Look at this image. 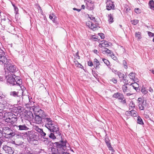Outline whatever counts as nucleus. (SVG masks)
I'll return each instance as SVG.
<instances>
[{
	"label": "nucleus",
	"mask_w": 154,
	"mask_h": 154,
	"mask_svg": "<svg viewBox=\"0 0 154 154\" xmlns=\"http://www.w3.org/2000/svg\"><path fill=\"white\" fill-rule=\"evenodd\" d=\"M73 10H77V11L78 12H79L80 11V9H76V8H73Z\"/></svg>",
	"instance_id": "e2e57ef3"
},
{
	"label": "nucleus",
	"mask_w": 154,
	"mask_h": 154,
	"mask_svg": "<svg viewBox=\"0 0 154 154\" xmlns=\"http://www.w3.org/2000/svg\"><path fill=\"white\" fill-rule=\"evenodd\" d=\"M148 90L151 93L153 92V89L151 87H149L148 89Z\"/></svg>",
	"instance_id": "6e6d98bb"
},
{
	"label": "nucleus",
	"mask_w": 154,
	"mask_h": 154,
	"mask_svg": "<svg viewBox=\"0 0 154 154\" xmlns=\"http://www.w3.org/2000/svg\"><path fill=\"white\" fill-rule=\"evenodd\" d=\"M141 91L144 94H146L148 92L147 91L146 89L144 87L142 88Z\"/></svg>",
	"instance_id": "473e14b6"
},
{
	"label": "nucleus",
	"mask_w": 154,
	"mask_h": 154,
	"mask_svg": "<svg viewBox=\"0 0 154 154\" xmlns=\"http://www.w3.org/2000/svg\"><path fill=\"white\" fill-rule=\"evenodd\" d=\"M75 62V64L77 65V66H79L78 65H77L78 64L79 65H80V66H82V65L80 63H79L77 61L76 62Z\"/></svg>",
	"instance_id": "bf43d9fd"
},
{
	"label": "nucleus",
	"mask_w": 154,
	"mask_h": 154,
	"mask_svg": "<svg viewBox=\"0 0 154 154\" xmlns=\"http://www.w3.org/2000/svg\"><path fill=\"white\" fill-rule=\"evenodd\" d=\"M128 113L130 115L133 117H136L137 116V112L135 110H133V109L131 110V111L129 112H126L127 114H128Z\"/></svg>",
	"instance_id": "2eb2a0df"
},
{
	"label": "nucleus",
	"mask_w": 154,
	"mask_h": 154,
	"mask_svg": "<svg viewBox=\"0 0 154 154\" xmlns=\"http://www.w3.org/2000/svg\"><path fill=\"white\" fill-rule=\"evenodd\" d=\"M10 117L6 119V121L10 122H14L17 121V119L14 117L15 115L12 113H8V116Z\"/></svg>",
	"instance_id": "0eeeda50"
},
{
	"label": "nucleus",
	"mask_w": 154,
	"mask_h": 154,
	"mask_svg": "<svg viewBox=\"0 0 154 154\" xmlns=\"http://www.w3.org/2000/svg\"><path fill=\"white\" fill-rule=\"evenodd\" d=\"M119 76L120 78L124 79L125 77V75L124 74L119 72H117L116 73H115Z\"/></svg>",
	"instance_id": "c85d7f7f"
},
{
	"label": "nucleus",
	"mask_w": 154,
	"mask_h": 154,
	"mask_svg": "<svg viewBox=\"0 0 154 154\" xmlns=\"http://www.w3.org/2000/svg\"><path fill=\"white\" fill-rule=\"evenodd\" d=\"M57 146V150H58V148H60L62 149H64V148L66 146V143L65 142H63L62 143V144H60L58 143H56Z\"/></svg>",
	"instance_id": "f3484780"
},
{
	"label": "nucleus",
	"mask_w": 154,
	"mask_h": 154,
	"mask_svg": "<svg viewBox=\"0 0 154 154\" xmlns=\"http://www.w3.org/2000/svg\"><path fill=\"white\" fill-rule=\"evenodd\" d=\"M5 76L8 83L11 85H16L19 88H21L22 81L19 77L17 76L11 72H5Z\"/></svg>",
	"instance_id": "f03ea898"
},
{
	"label": "nucleus",
	"mask_w": 154,
	"mask_h": 154,
	"mask_svg": "<svg viewBox=\"0 0 154 154\" xmlns=\"http://www.w3.org/2000/svg\"><path fill=\"white\" fill-rule=\"evenodd\" d=\"M19 128V130H26L29 128L25 125H19L17 126Z\"/></svg>",
	"instance_id": "a211bd4d"
},
{
	"label": "nucleus",
	"mask_w": 154,
	"mask_h": 154,
	"mask_svg": "<svg viewBox=\"0 0 154 154\" xmlns=\"http://www.w3.org/2000/svg\"><path fill=\"white\" fill-rule=\"evenodd\" d=\"M11 21L8 18H5L2 19V23L5 26H11Z\"/></svg>",
	"instance_id": "1a4fd4ad"
},
{
	"label": "nucleus",
	"mask_w": 154,
	"mask_h": 154,
	"mask_svg": "<svg viewBox=\"0 0 154 154\" xmlns=\"http://www.w3.org/2000/svg\"><path fill=\"white\" fill-rule=\"evenodd\" d=\"M110 81H112L114 83H116L117 82V80L116 79L112 78L110 80Z\"/></svg>",
	"instance_id": "3c124183"
},
{
	"label": "nucleus",
	"mask_w": 154,
	"mask_h": 154,
	"mask_svg": "<svg viewBox=\"0 0 154 154\" xmlns=\"http://www.w3.org/2000/svg\"><path fill=\"white\" fill-rule=\"evenodd\" d=\"M86 25L88 26V27L90 28V26L92 24V23L90 21H88L86 23Z\"/></svg>",
	"instance_id": "37998d69"
},
{
	"label": "nucleus",
	"mask_w": 154,
	"mask_h": 154,
	"mask_svg": "<svg viewBox=\"0 0 154 154\" xmlns=\"http://www.w3.org/2000/svg\"><path fill=\"white\" fill-rule=\"evenodd\" d=\"M49 18L54 23H55L56 21L57 17L54 14H51L50 15Z\"/></svg>",
	"instance_id": "412c9836"
},
{
	"label": "nucleus",
	"mask_w": 154,
	"mask_h": 154,
	"mask_svg": "<svg viewBox=\"0 0 154 154\" xmlns=\"http://www.w3.org/2000/svg\"><path fill=\"white\" fill-rule=\"evenodd\" d=\"M108 21L109 23H111L113 22V16L111 14L108 15Z\"/></svg>",
	"instance_id": "393cba45"
},
{
	"label": "nucleus",
	"mask_w": 154,
	"mask_h": 154,
	"mask_svg": "<svg viewBox=\"0 0 154 154\" xmlns=\"http://www.w3.org/2000/svg\"><path fill=\"white\" fill-rule=\"evenodd\" d=\"M99 35L102 39H103L105 37L103 33H99Z\"/></svg>",
	"instance_id": "de8ad7c7"
},
{
	"label": "nucleus",
	"mask_w": 154,
	"mask_h": 154,
	"mask_svg": "<svg viewBox=\"0 0 154 154\" xmlns=\"http://www.w3.org/2000/svg\"><path fill=\"white\" fill-rule=\"evenodd\" d=\"M109 148V149L110 150H113V149H112V147L111 146V145H110V146H108Z\"/></svg>",
	"instance_id": "680f3d73"
},
{
	"label": "nucleus",
	"mask_w": 154,
	"mask_h": 154,
	"mask_svg": "<svg viewBox=\"0 0 154 154\" xmlns=\"http://www.w3.org/2000/svg\"><path fill=\"white\" fill-rule=\"evenodd\" d=\"M40 134L41 135L42 137H43L44 138H46V134L45 132H44L42 130V132H41Z\"/></svg>",
	"instance_id": "a19ab883"
},
{
	"label": "nucleus",
	"mask_w": 154,
	"mask_h": 154,
	"mask_svg": "<svg viewBox=\"0 0 154 154\" xmlns=\"http://www.w3.org/2000/svg\"><path fill=\"white\" fill-rule=\"evenodd\" d=\"M88 65L89 66H92L93 65V63L91 61H89L88 62Z\"/></svg>",
	"instance_id": "603ef678"
},
{
	"label": "nucleus",
	"mask_w": 154,
	"mask_h": 154,
	"mask_svg": "<svg viewBox=\"0 0 154 154\" xmlns=\"http://www.w3.org/2000/svg\"><path fill=\"white\" fill-rule=\"evenodd\" d=\"M49 136L50 138L53 139H54L56 138L54 133H51L50 134H49Z\"/></svg>",
	"instance_id": "e433bc0d"
},
{
	"label": "nucleus",
	"mask_w": 154,
	"mask_h": 154,
	"mask_svg": "<svg viewBox=\"0 0 154 154\" xmlns=\"http://www.w3.org/2000/svg\"><path fill=\"white\" fill-rule=\"evenodd\" d=\"M106 9L108 10H110L111 9H113L114 8V5L113 2L110 0H107L106 2Z\"/></svg>",
	"instance_id": "6e6552de"
},
{
	"label": "nucleus",
	"mask_w": 154,
	"mask_h": 154,
	"mask_svg": "<svg viewBox=\"0 0 154 154\" xmlns=\"http://www.w3.org/2000/svg\"><path fill=\"white\" fill-rule=\"evenodd\" d=\"M62 154H69V153L64 152L62 153Z\"/></svg>",
	"instance_id": "774afa93"
},
{
	"label": "nucleus",
	"mask_w": 154,
	"mask_h": 154,
	"mask_svg": "<svg viewBox=\"0 0 154 154\" xmlns=\"http://www.w3.org/2000/svg\"><path fill=\"white\" fill-rule=\"evenodd\" d=\"M33 130H34L35 131L38 133H39L40 134V133L41 132H42V130L41 129L39 128L37 126L34 127L33 128Z\"/></svg>",
	"instance_id": "cd10ccee"
},
{
	"label": "nucleus",
	"mask_w": 154,
	"mask_h": 154,
	"mask_svg": "<svg viewBox=\"0 0 154 154\" xmlns=\"http://www.w3.org/2000/svg\"><path fill=\"white\" fill-rule=\"evenodd\" d=\"M109 56L114 60H116L117 59V57L115 56L112 53L110 55H109Z\"/></svg>",
	"instance_id": "58836bf2"
},
{
	"label": "nucleus",
	"mask_w": 154,
	"mask_h": 154,
	"mask_svg": "<svg viewBox=\"0 0 154 154\" xmlns=\"http://www.w3.org/2000/svg\"><path fill=\"white\" fill-rule=\"evenodd\" d=\"M49 118L50 119L49 122H45V127L47 128L51 132H54L57 131L58 128V126L54 124L53 123V121L51 117L49 116Z\"/></svg>",
	"instance_id": "7ed1b4c3"
},
{
	"label": "nucleus",
	"mask_w": 154,
	"mask_h": 154,
	"mask_svg": "<svg viewBox=\"0 0 154 154\" xmlns=\"http://www.w3.org/2000/svg\"><path fill=\"white\" fill-rule=\"evenodd\" d=\"M131 23L132 24L135 25L138 23V20H131Z\"/></svg>",
	"instance_id": "c9c22d12"
},
{
	"label": "nucleus",
	"mask_w": 154,
	"mask_h": 154,
	"mask_svg": "<svg viewBox=\"0 0 154 154\" xmlns=\"http://www.w3.org/2000/svg\"><path fill=\"white\" fill-rule=\"evenodd\" d=\"M81 8L83 9H84L85 8V6L84 5H82L81 6Z\"/></svg>",
	"instance_id": "338daca9"
},
{
	"label": "nucleus",
	"mask_w": 154,
	"mask_h": 154,
	"mask_svg": "<svg viewBox=\"0 0 154 154\" xmlns=\"http://www.w3.org/2000/svg\"><path fill=\"white\" fill-rule=\"evenodd\" d=\"M4 66L8 70L7 71H6L5 72H11L13 73L14 72L16 71V66L11 63V61L10 60H8Z\"/></svg>",
	"instance_id": "20e7f679"
},
{
	"label": "nucleus",
	"mask_w": 154,
	"mask_h": 154,
	"mask_svg": "<svg viewBox=\"0 0 154 154\" xmlns=\"http://www.w3.org/2000/svg\"><path fill=\"white\" fill-rule=\"evenodd\" d=\"M137 122L139 124L142 125L143 124V121L142 119L139 116H138L137 118Z\"/></svg>",
	"instance_id": "2f4dec72"
},
{
	"label": "nucleus",
	"mask_w": 154,
	"mask_h": 154,
	"mask_svg": "<svg viewBox=\"0 0 154 154\" xmlns=\"http://www.w3.org/2000/svg\"><path fill=\"white\" fill-rule=\"evenodd\" d=\"M12 5L14 7V13L16 14H18L19 9L18 7L15 5L14 4L12 3Z\"/></svg>",
	"instance_id": "7c9ffc66"
},
{
	"label": "nucleus",
	"mask_w": 154,
	"mask_h": 154,
	"mask_svg": "<svg viewBox=\"0 0 154 154\" xmlns=\"http://www.w3.org/2000/svg\"><path fill=\"white\" fill-rule=\"evenodd\" d=\"M3 79V78L2 77L0 76V82L2 81Z\"/></svg>",
	"instance_id": "69168bd1"
},
{
	"label": "nucleus",
	"mask_w": 154,
	"mask_h": 154,
	"mask_svg": "<svg viewBox=\"0 0 154 154\" xmlns=\"http://www.w3.org/2000/svg\"><path fill=\"white\" fill-rule=\"evenodd\" d=\"M93 52L96 54H97L99 53L98 51L96 50H94Z\"/></svg>",
	"instance_id": "052dcab7"
},
{
	"label": "nucleus",
	"mask_w": 154,
	"mask_h": 154,
	"mask_svg": "<svg viewBox=\"0 0 154 154\" xmlns=\"http://www.w3.org/2000/svg\"><path fill=\"white\" fill-rule=\"evenodd\" d=\"M89 18H90V19L91 20H92L94 21V20H95V18L94 17H90Z\"/></svg>",
	"instance_id": "13d9d810"
},
{
	"label": "nucleus",
	"mask_w": 154,
	"mask_h": 154,
	"mask_svg": "<svg viewBox=\"0 0 154 154\" xmlns=\"http://www.w3.org/2000/svg\"><path fill=\"white\" fill-rule=\"evenodd\" d=\"M150 71L154 75V69H152Z\"/></svg>",
	"instance_id": "0e129e2a"
},
{
	"label": "nucleus",
	"mask_w": 154,
	"mask_h": 154,
	"mask_svg": "<svg viewBox=\"0 0 154 154\" xmlns=\"http://www.w3.org/2000/svg\"><path fill=\"white\" fill-rule=\"evenodd\" d=\"M138 105L140 110H144L146 106V101L141 97H139L137 100Z\"/></svg>",
	"instance_id": "39448f33"
},
{
	"label": "nucleus",
	"mask_w": 154,
	"mask_h": 154,
	"mask_svg": "<svg viewBox=\"0 0 154 154\" xmlns=\"http://www.w3.org/2000/svg\"><path fill=\"white\" fill-rule=\"evenodd\" d=\"M94 66L96 69H99L100 68V63L99 61L96 59H95L94 60Z\"/></svg>",
	"instance_id": "dca6fc26"
},
{
	"label": "nucleus",
	"mask_w": 154,
	"mask_h": 154,
	"mask_svg": "<svg viewBox=\"0 0 154 154\" xmlns=\"http://www.w3.org/2000/svg\"><path fill=\"white\" fill-rule=\"evenodd\" d=\"M135 11L137 14H140L141 12V10L138 8H136L135 9Z\"/></svg>",
	"instance_id": "c03bdc74"
},
{
	"label": "nucleus",
	"mask_w": 154,
	"mask_h": 154,
	"mask_svg": "<svg viewBox=\"0 0 154 154\" xmlns=\"http://www.w3.org/2000/svg\"><path fill=\"white\" fill-rule=\"evenodd\" d=\"M27 115L28 119L29 120H32L34 116L32 113L30 111L27 112Z\"/></svg>",
	"instance_id": "6ab92c4d"
},
{
	"label": "nucleus",
	"mask_w": 154,
	"mask_h": 154,
	"mask_svg": "<svg viewBox=\"0 0 154 154\" xmlns=\"http://www.w3.org/2000/svg\"><path fill=\"white\" fill-rule=\"evenodd\" d=\"M5 129H9V133H7V135H6L9 137H11L14 136L15 135V133L14 132L9 128L8 127H5Z\"/></svg>",
	"instance_id": "4468645a"
},
{
	"label": "nucleus",
	"mask_w": 154,
	"mask_h": 154,
	"mask_svg": "<svg viewBox=\"0 0 154 154\" xmlns=\"http://www.w3.org/2000/svg\"><path fill=\"white\" fill-rule=\"evenodd\" d=\"M122 90L123 92L127 96H129L131 94L129 93L130 90L128 88L127 85H124L122 86Z\"/></svg>",
	"instance_id": "9b49d317"
},
{
	"label": "nucleus",
	"mask_w": 154,
	"mask_h": 154,
	"mask_svg": "<svg viewBox=\"0 0 154 154\" xmlns=\"http://www.w3.org/2000/svg\"><path fill=\"white\" fill-rule=\"evenodd\" d=\"M140 32H137L135 33V36L137 37L138 38L140 39L141 37L140 35Z\"/></svg>",
	"instance_id": "ea45409f"
},
{
	"label": "nucleus",
	"mask_w": 154,
	"mask_h": 154,
	"mask_svg": "<svg viewBox=\"0 0 154 154\" xmlns=\"http://www.w3.org/2000/svg\"><path fill=\"white\" fill-rule=\"evenodd\" d=\"M4 51L0 48V64L4 65L8 60L6 58V57L4 56Z\"/></svg>",
	"instance_id": "423d86ee"
},
{
	"label": "nucleus",
	"mask_w": 154,
	"mask_h": 154,
	"mask_svg": "<svg viewBox=\"0 0 154 154\" xmlns=\"http://www.w3.org/2000/svg\"><path fill=\"white\" fill-rule=\"evenodd\" d=\"M149 8L153 10H154V2L153 0L150 1L149 2Z\"/></svg>",
	"instance_id": "bb28decb"
},
{
	"label": "nucleus",
	"mask_w": 154,
	"mask_h": 154,
	"mask_svg": "<svg viewBox=\"0 0 154 154\" xmlns=\"http://www.w3.org/2000/svg\"><path fill=\"white\" fill-rule=\"evenodd\" d=\"M102 59L103 61L106 65L108 66L109 65L110 63L108 60L104 58H103Z\"/></svg>",
	"instance_id": "72a5a7b5"
},
{
	"label": "nucleus",
	"mask_w": 154,
	"mask_h": 154,
	"mask_svg": "<svg viewBox=\"0 0 154 154\" xmlns=\"http://www.w3.org/2000/svg\"><path fill=\"white\" fill-rule=\"evenodd\" d=\"M123 65L124 66V68L125 69H127L128 68L127 63L125 60L123 61Z\"/></svg>",
	"instance_id": "f704fd0d"
},
{
	"label": "nucleus",
	"mask_w": 154,
	"mask_h": 154,
	"mask_svg": "<svg viewBox=\"0 0 154 154\" xmlns=\"http://www.w3.org/2000/svg\"><path fill=\"white\" fill-rule=\"evenodd\" d=\"M135 73L132 72L130 73L128 75L129 78L133 81H135Z\"/></svg>",
	"instance_id": "4be33fe9"
},
{
	"label": "nucleus",
	"mask_w": 154,
	"mask_h": 154,
	"mask_svg": "<svg viewBox=\"0 0 154 154\" xmlns=\"http://www.w3.org/2000/svg\"><path fill=\"white\" fill-rule=\"evenodd\" d=\"M119 99L120 100H121V102L123 103H126V101L124 99V97L123 95L121 94L120 96H119Z\"/></svg>",
	"instance_id": "a878e982"
},
{
	"label": "nucleus",
	"mask_w": 154,
	"mask_h": 154,
	"mask_svg": "<svg viewBox=\"0 0 154 154\" xmlns=\"http://www.w3.org/2000/svg\"><path fill=\"white\" fill-rule=\"evenodd\" d=\"M32 109L35 115L34 118H33L32 120L34 123L40 124L42 123L43 122L45 123V122L50 121L49 116L43 110L36 107H34Z\"/></svg>",
	"instance_id": "f257e3e1"
},
{
	"label": "nucleus",
	"mask_w": 154,
	"mask_h": 154,
	"mask_svg": "<svg viewBox=\"0 0 154 154\" xmlns=\"http://www.w3.org/2000/svg\"><path fill=\"white\" fill-rule=\"evenodd\" d=\"M148 34L149 36L150 37H153L154 35V34L153 33L150 32H148Z\"/></svg>",
	"instance_id": "49530a36"
},
{
	"label": "nucleus",
	"mask_w": 154,
	"mask_h": 154,
	"mask_svg": "<svg viewBox=\"0 0 154 154\" xmlns=\"http://www.w3.org/2000/svg\"><path fill=\"white\" fill-rule=\"evenodd\" d=\"M106 53L108 54L109 56V55H110L112 53V52H111V51L109 49L107 48V50H106Z\"/></svg>",
	"instance_id": "09e8293b"
},
{
	"label": "nucleus",
	"mask_w": 154,
	"mask_h": 154,
	"mask_svg": "<svg viewBox=\"0 0 154 154\" xmlns=\"http://www.w3.org/2000/svg\"><path fill=\"white\" fill-rule=\"evenodd\" d=\"M135 106L134 103L132 101L131 102L129 105V110H130L133 109Z\"/></svg>",
	"instance_id": "b1692460"
},
{
	"label": "nucleus",
	"mask_w": 154,
	"mask_h": 154,
	"mask_svg": "<svg viewBox=\"0 0 154 154\" xmlns=\"http://www.w3.org/2000/svg\"><path fill=\"white\" fill-rule=\"evenodd\" d=\"M84 1L86 3L88 9L90 10H92L93 9V3L92 1L91 0H84Z\"/></svg>",
	"instance_id": "f8f14e48"
},
{
	"label": "nucleus",
	"mask_w": 154,
	"mask_h": 154,
	"mask_svg": "<svg viewBox=\"0 0 154 154\" xmlns=\"http://www.w3.org/2000/svg\"><path fill=\"white\" fill-rule=\"evenodd\" d=\"M110 43L108 44L107 41H102V42L99 44V46L100 48L108 47L109 46Z\"/></svg>",
	"instance_id": "ddd939ff"
},
{
	"label": "nucleus",
	"mask_w": 154,
	"mask_h": 154,
	"mask_svg": "<svg viewBox=\"0 0 154 154\" xmlns=\"http://www.w3.org/2000/svg\"><path fill=\"white\" fill-rule=\"evenodd\" d=\"M131 85L136 91H137L138 90L139 85L136 82L132 83Z\"/></svg>",
	"instance_id": "5701e85b"
},
{
	"label": "nucleus",
	"mask_w": 154,
	"mask_h": 154,
	"mask_svg": "<svg viewBox=\"0 0 154 154\" xmlns=\"http://www.w3.org/2000/svg\"><path fill=\"white\" fill-rule=\"evenodd\" d=\"M10 95L15 97L17 95V93L16 91H13L11 92Z\"/></svg>",
	"instance_id": "79ce46f5"
},
{
	"label": "nucleus",
	"mask_w": 154,
	"mask_h": 154,
	"mask_svg": "<svg viewBox=\"0 0 154 154\" xmlns=\"http://www.w3.org/2000/svg\"><path fill=\"white\" fill-rule=\"evenodd\" d=\"M4 130L5 131V133L6 135H7V133H9V129H5V127L4 128Z\"/></svg>",
	"instance_id": "a18cd8bd"
},
{
	"label": "nucleus",
	"mask_w": 154,
	"mask_h": 154,
	"mask_svg": "<svg viewBox=\"0 0 154 154\" xmlns=\"http://www.w3.org/2000/svg\"><path fill=\"white\" fill-rule=\"evenodd\" d=\"M54 133L56 138H58L60 137L61 134L59 130V128H58V130L57 131H55L54 132Z\"/></svg>",
	"instance_id": "aec40b11"
},
{
	"label": "nucleus",
	"mask_w": 154,
	"mask_h": 154,
	"mask_svg": "<svg viewBox=\"0 0 154 154\" xmlns=\"http://www.w3.org/2000/svg\"><path fill=\"white\" fill-rule=\"evenodd\" d=\"M4 109V108H3V107H1L0 108V113H2V112L3 111V110Z\"/></svg>",
	"instance_id": "4d7b16f0"
},
{
	"label": "nucleus",
	"mask_w": 154,
	"mask_h": 154,
	"mask_svg": "<svg viewBox=\"0 0 154 154\" xmlns=\"http://www.w3.org/2000/svg\"><path fill=\"white\" fill-rule=\"evenodd\" d=\"M98 27L96 25L92 23V24L90 26V28L92 30L94 31L98 29Z\"/></svg>",
	"instance_id": "c756f323"
},
{
	"label": "nucleus",
	"mask_w": 154,
	"mask_h": 154,
	"mask_svg": "<svg viewBox=\"0 0 154 154\" xmlns=\"http://www.w3.org/2000/svg\"><path fill=\"white\" fill-rule=\"evenodd\" d=\"M121 94L119 93L114 94L113 96V97L114 98H118L120 96Z\"/></svg>",
	"instance_id": "4c0bfd02"
},
{
	"label": "nucleus",
	"mask_w": 154,
	"mask_h": 154,
	"mask_svg": "<svg viewBox=\"0 0 154 154\" xmlns=\"http://www.w3.org/2000/svg\"><path fill=\"white\" fill-rule=\"evenodd\" d=\"M32 133L33 132L32 131H29L27 133V135L29 137H30L29 135Z\"/></svg>",
	"instance_id": "5fc2aeb1"
},
{
	"label": "nucleus",
	"mask_w": 154,
	"mask_h": 154,
	"mask_svg": "<svg viewBox=\"0 0 154 154\" xmlns=\"http://www.w3.org/2000/svg\"><path fill=\"white\" fill-rule=\"evenodd\" d=\"M106 50H107V48H103L102 49L101 51H102V52L103 53V52L106 53Z\"/></svg>",
	"instance_id": "864d4df0"
},
{
	"label": "nucleus",
	"mask_w": 154,
	"mask_h": 154,
	"mask_svg": "<svg viewBox=\"0 0 154 154\" xmlns=\"http://www.w3.org/2000/svg\"><path fill=\"white\" fill-rule=\"evenodd\" d=\"M3 149L6 153L9 154H12L14 152L13 150L12 149L11 147L7 146L6 145L4 146Z\"/></svg>",
	"instance_id": "9d476101"
},
{
	"label": "nucleus",
	"mask_w": 154,
	"mask_h": 154,
	"mask_svg": "<svg viewBox=\"0 0 154 154\" xmlns=\"http://www.w3.org/2000/svg\"><path fill=\"white\" fill-rule=\"evenodd\" d=\"M105 141H106V143L107 146H110V143H109V140H107L106 139V138L105 139Z\"/></svg>",
	"instance_id": "8fccbe9b"
}]
</instances>
